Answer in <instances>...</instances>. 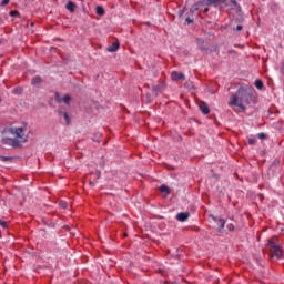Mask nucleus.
I'll use <instances>...</instances> for the list:
<instances>
[{
  "instance_id": "nucleus-1",
  "label": "nucleus",
  "mask_w": 284,
  "mask_h": 284,
  "mask_svg": "<svg viewBox=\"0 0 284 284\" xmlns=\"http://www.w3.org/2000/svg\"><path fill=\"white\" fill-rule=\"evenodd\" d=\"M252 101V90L240 88L235 94L232 95L231 101L229 102V105H236L237 108H241V110H245V105L243 103H246L250 105V102Z\"/></svg>"
},
{
  "instance_id": "nucleus-2",
  "label": "nucleus",
  "mask_w": 284,
  "mask_h": 284,
  "mask_svg": "<svg viewBox=\"0 0 284 284\" xmlns=\"http://www.w3.org/2000/svg\"><path fill=\"white\" fill-rule=\"evenodd\" d=\"M13 134L16 136L14 140L11 139L13 148H19L20 143H28V128H17Z\"/></svg>"
},
{
  "instance_id": "nucleus-3",
  "label": "nucleus",
  "mask_w": 284,
  "mask_h": 284,
  "mask_svg": "<svg viewBox=\"0 0 284 284\" xmlns=\"http://www.w3.org/2000/svg\"><path fill=\"white\" fill-rule=\"evenodd\" d=\"M266 245L270 247L271 256H276L277 260L283 258V248H281V245L274 243V240H268Z\"/></svg>"
},
{
  "instance_id": "nucleus-4",
  "label": "nucleus",
  "mask_w": 284,
  "mask_h": 284,
  "mask_svg": "<svg viewBox=\"0 0 284 284\" xmlns=\"http://www.w3.org/2000/svg\"><path fill=\"white\" fill-rule=\"evenodd\" d=\"M204 6H213V8L223 10V7L227 6V0H204Z\"/></svg>"
},
{
  "instance_id": "nucleus-5",
  "label": "nucleus",
  "mask_w": 284,
  "mask_h": 284,
  "mask_svg": "<svg viewBox=\"0 0 284 284\" xmlns=\"http://www.w3.org/2000/svg\"><path fill=\"white\" fill-rule=\"evenodd\" d=\"M171 79L172 81H185V74L179 73L178 71H172Z\"/></svg>"
},
{
  "instance_id": "nucleus-6",
  "label": "nucleus",
  "mask_w": 284,
  "mask_h": 284,
  "mask_svg": "<svg viewBox=\"0 0 284 284\" xmlns=\"http://www.w3.org/2000/svg\"><path fill=\"white\" fill-rule=\"evenodd\" d=\"M202 6H205V0L197 1V2H195L194 4H192V7H191V9H190V12H192V13L197 12V10H199Z\"/></svg>"
},
{
  "instance_id": "nucleus-7",
  "label": "nucleus",
  "mask_w": 284,
  "mask_h": 284,
  "mask_svg": "<svg viewBox=\"0 0 284 284\" xmlns=\"http://www.w3.org/2000/svg\"><path fill=\"white\" fill-rule=\"evenodd\" d=\"M176 219H178L181 223H183V222H185L187 219H190V213H185V212L179 213V214L176 215Z\"/></svg>"
},
{
  "instance_id": "nucleus-8",
  "label": "nucleus",
  "mask_w": 284,
  "mask_h": 284,
  "mask_svg": "<svg viewBox=\"0 0 284 284\" xmlns=\"http://www.w3.org/2000/svg\"><path fill=\"white\" fill-rule=\"evenodd\" d=\"M200 110L204 114H210V106H207V103H205V102H202L200 104Z\"/></svg>"
},
{
  "instance_id": "nucleus-9",
  "label": "nucleus",
  "mask_w": 284,
  "mask_h": 284,
  "mask_svg": "<svg viewBox=\"0 0 284 284\" xmlns=\"http://www.w3.org/2000/svg\"><path fill=\"white\" fill-rule=\"evenodd\" d=\"M65 8L67 10H69V12H74V10H77V4L72 1H69L67 4H65Z\"/></svg>"
},
{
  "instance_id": "nucleus-10",
  "label": "nucleus",
  "mask_w": 284,
  "mask_h": 284,
  "mask_svg": "<svg viewBox=\"0 0 284 284\" xmlns=\"http://www.w3.org/2000/svg\"><path fill=\"white\" fill-rule=\"evenodd\" d=\"M119 50V42H113L109 48L108 52H116Z\"/></svg>"
},
{
  "instance_id": "nucleus-11",
  "label": "nucleus",
  "mask_w": 284,
  "mask_h": 284,
  "mask_svg": "<svg viewBox=\"0 0 284 284\" xmlns=\"http://www.w3.org/2000/svg\"><path fill=\"white\" fill-rule=\"evenodd\" d=\"M160 192H162V194H170V187H168V185H165V184H162L161 186H160Z\"/></svg>"
},
{
  "instance_id": "nucleus-12",
  "label": "nucleus",
  "mask_w": 284,
  "mask_h": 284,
  "mask_svg": "<svg viewBox=\"0 0 284 284\" xmlns=\"http://www.w3.org/2000/svg\"><path fill=\"white\" fill-rule=\"evenodd\" d=\"M95 12H97V14H99L100 17H103V14H105V9H103V7H101V6H98V7L95 8Z\"/></svg>"
},
{
  "instance_id": "nucleus-13",
  "label": "nucleus",
  "mask_w": 284,
  "mask_h": 284,
  "mask_svg": "<svg viewBox=\"0 0 284 284\" xmlns=\"http://www.w3.org/2000/svg\"><path fill=\"white\" fill-rule=\"evenodd\" d=\"M70 101H72V97L70 94L62 98V103H65V105H70Z\"/></svg>"
},
{
  "instance_id": "nucleus-14",
  "label": "nucleus",
  "mask_w": 284,
  "mask_h": 284,
  "mask_svg": "<svg viewBox=\"0 0 284 284\" xmlns=\"http://www.w3.org/2000/svg\"><path fill=\"white\" fill-rule=\"evenodd\" d=\"M217 223L220 224V229H217V232H223V229L225 227V220L220 219L217 220Z\"/></svg>"
},
{
  "instance_id": "nucleus-15",
  "label": "nucleus",
  "mask_w": 284,
  "mask_h": 284,
  "mask_svg": "<svg viewBox=\"0 0 284 284\" xmlns=\"http://www.w3.org/2000/svg\"><path fill=\"white\" fill-rule=\"evenodd\" d=\"M254 85L257 90H261L263 88V80L261 79L255 80Z\"/></svg>"
},
{
  "instance_id": "nucleus-16",
  "label": "nucleus",
  "mask_w": 284,
  "mask_h": 284,
  "mask_svg": "<svg viewBox=\"0 0 284 284\" xmlns=\"http://www.w3.org/2000/svg\"><path fill=\"white\" fill-rule=\"evenodd\" d=\"M62 114L67 125H70V115H68V112H60Z\"/></svg>"
},
{
  "instance_id": "nucleus-17",
  "label": "nucleus",
  "mask_w": 284,
  "mask_h": 284,
  "mask_svg": "<svg viewBox=\"0 0 284 284\" xmlns=\"http://www.w3.org/2000/svg\"><path fill=\"white\" fill-rule=\"evenodd\" d=\"M41 84V77L37 75L32 79V85Z\"/></svg>"
},
{
  "instance_id": "nucleus-18",
  "label": "nucleus",
  "mask_w": 284,
  "mask_h": 284,
  "mask_svg": "<svg viewBox=\"0 0 284 284\" xmlns=\"http://www.w3.org/2000/svg\"><path fill=\"white\" fill-rule=\"evenodd\" d=\"M54 99L57 101V103H63V98H61V94H59V92H55L54 94Z\"/></svg>"
},
{
  "instance_id": "nucleus-19",
  "label": "nucleus",
  "mask_w": 284,
  "mask_h": 284,
  "mask_svg": "<svg viewBox=\"0 0 284 284\" xmlns=\"http://www.w3.org/2000/svg\"><path fill=\"white\" fill-rule=\"evenodd\" d=\"M0 161H2L3 163L8 162V161H12V158L11 156H3V155H0Z\"/></svg>"
},
{
  "instance_id": "nucleus-20",
  "label": "nucleus",
  "mask_w": 284,
  "mask_h": 284,
  "mask_svg": "<svg viewBox=\"0 0 284 284\" xmlns=\"http://www.w3.org/2000/svg\"><path fill=\"white\" fill-rule=\"evenodd\" d=\"M248 145H256V138H248Z\"/></svg>"
},
{
  "instance_id": "nucleus-21",
  "label": "nucleus",
  "mask_w": 284,
  "mask_h": 284,
  "mask_svg": "<svg viewBox=\"0 0 284 284\" xmlns=\"http://www.w3.org/2000/svg\"><path fill=\"white\" fill-rule=\"evenodd\" d=\"M257 136H258V139H260L261 141L267 139V135H266L265 133H258Z\"/></svg>"
},
{
  "instance_id": "nucleus-22",
  "label": "nucleus",
  "mask_w": 284,
  "mask_h": 284,
  "mask_svg": "<svg viewBox=\"0 0 284 284\" xmlns=\"http://www.w3.org/2000/svg\"><path fill=\"white\" fill-rule=\"evenodd\" d=\"M0 225H1V227H3V230H6L8 227V223L3 220H0Z\"/></svg>"
},
{
  "instance_id": "nucleus-23",
  "label": "nucleus",
  "mask_w": 284,
  "mask_h": 284,
  "mask_svg": "<svg viewBox=\"0 0 284 284\" xmlns=\"http://www.w3.org/2000/svg\"><path fill=\"white\" fill-rule=\"evenodd\" d=\"M235 32H241L243 30V26L237 24L236 28L233 29Z\"/></svg>"
},
{
  "instance_id": "nucleus-24",
  "label": "nucleus",
  "mask_w": 284,
  "mask_h": 284,
  "mask_svg": "<svg viewBox=\"0 0 284 284\" xmlns=\"http://www.w3.org/2000/svg\"><path fill=\"white\" fill-rule=\"evenodd\" d=\"M229 232H234V224H227Z\"/></svg>"
},
{
  "instance_id": "nucleus-25",
  "label": "nucleus",
  "mask_w": 284,
  "mask_h": 284,
  "mask_svg": "<svg viewBox=\"0 0 284 284\" xmlns=\"http://www.w3.org/2000/svg\"><path fill=\"white\" fill-rule=\"evenodd\" d=\"M230 2L232 6H234V8H239V2H236V0H230Z\"/></svg>"
},
{
  "instance_id": "nucleus-26",
  "label": "nucleus",
  "mask_w": 284,
  "mask_h": 284,
  "mask_svg": "<svg viewBox=\"0 0 284 284\" xmlns=\"http://www.w3.org/2000/svg\"><path fill=\"white\" fill-rule=\"evenodd\" d=\"M60 207H62V210H65V207H68V203H65V202H60Z\"/></svg>"
},
{
  "instance_id": "nucleus-27",
  "label": "nucleus",
  "mask_w": 284,
  "mask_h": 284,
  "mask_svg": "<svg viewBox=\"0 0 284 284\" xmlns=\"http://www.w3.org/2000/svg\"><path fill=\"white\" fill-rule=\"evenodd\" d=\"M19 16V11H10V17H17Z\"/></svg>"
},
{
  "instance_id": "nucleus-28",
  "label": "nucleus",
  "mask_w": 284,
  "mask_h": 284,
  "mask_svg": "<svg viewBox=\"0 0 284 284\" xmlns=\"http://www.w3.org/2000/svg\"><path fill=\"white\" fill-rule=\"evenodd\" d=\"M185 21H186V23H194V20H193L192 18H190V17H187V18L185 19Z\"/></svg>"
},
{
  "instance_id": "nucleus-29",
  "label": "nucleus",
  "mask_w": 284,
  "mask_h": 284,
  "mask_svg": "<svg viewBox=\"0 0 284 284\" xmlns=\"http://www.w3.org/2000/svg\"><path fill=\"white\" fill-rule=\"evenodd\" d=\"M8 3H10V0H2L1 6H8Z\"/></svg>"
},
{
  "instance_id": "nucleus-30",
  "label": "nucleus",
  "mask_w": 284,
  "mask_h": 284,
  "mask_svg": "<svg viewBox=\"0 0 284 284\" xmlns=\"http://www.w3.org/2000/svg\"><path fill=\"white\" fill-rule=\"evenodd\" d=\"M101 136H102L101 133H98L95 141H98V142L101 141Z\"/></svg>"
},
{
  "instance_id": "nucleus-31",
  "label": "nucleus",
  "mask_w": 284,
  "mask_h": 284,
  "mask_svg": "<svg viewBox=\"0 0 284 284\" xmlns=\"http://www.w3.org/2000/svg\"><path fill=\"white\" fill-rule=\"evenodd\" d=\"M207 12H210V8L206 7V8L203 10V13H204V14H207Z\"/></svg>"
},
{
  "instance_id": "nucleus-32",
  "label": "nucleus",
  "mask_w": 284,
  "mask_h": 284,
  "mask_svg": "<svg viewBox=\"0 0 284 284\" xmlns=\"http://www.w3.org/2000/svg\"><path fill=\"white\" fill-rule=\"evenodd\" d=\"M282 72H283V74H284V63H283V67H282Z\"/></svg>"
},
{
  "instance_id": "nucleus-33",
  "label": "nucleus",
  "mask_w": 284,
  "mask_h": 284,
  "mask_svg": "<svg viewBox=\"0 0 284 284\" xmlns=\"http://www.w3.org/2000/svg\"><path fill=\"white\" fill-rule=\"evenodd\" d=\"M212 220H213V221H216V217L212 216Z\"/></svg>"
},
{
  "instance_id": "nucleus-34",
  "label": "nucleus",
  "mask_w": 284,
  "mask_h": 284,
  "mask_svg": "<svg viewBox=\"0 0 284 284\" xmlns=\"http://www.w3.org/2000/svg\"><path fill=\"white\" fill-rule=\"evenodd\" d=\"M124 236H128V234H126V233H124Z\"/></svg>"
},
{
  "instance_id": "nucleus-35",
  "label": "nucleus",
  "mask_w": 284,
  "mask_h": 284,
  "mask_svg": "<svg viewBox=\"0 0 284 284\" xmlns=\"http://www.w3.org/2000/svg\"><path fill=\"white\" fill-rule=\"evenodd\" d=\"M14 93L17 94V90L14 91Z\"/></svg>"
},
{
  "instance_id": "nucleus-36",
  "label": "nucleus",
  "mask_w": 284,
  "mask_h": 284,
  "mask_svg": "<svg viewBox=\"0 0 284 284\" xmlns=\"http://www.w3.org/2000/svg\"><path fill=\"white\" fill-rule=\"evenodd\" d=\"M0 103H1V99H0Z\"/></svg>"
}]
</instances>
